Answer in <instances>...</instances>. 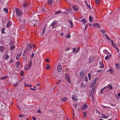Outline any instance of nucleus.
I'll return each mask as SVG.
<instances>
[{
  "instance_id": "1",
  "label": "nucleus",
  "mask_w": 120,
  "mask_h": 120,
  "mask_svg": "<svg viewBox=\"0 0 120 120\" xmlns=\"http://www.w3.org/2000/svg\"><path fill=\"white\" fill-rule=\"evenodd\" d=\"M32 64V62L31 60L30 61V62L28 64L26 65L25 68L24 69L25 71H28L29 70L30 68H31V65Z\"/></svg>"
},
{
  "instance_id": "2",
  "label": "nucleus",
  "mask_w": 120,
  "mask_h": 120,
  "mask_svg": "<svg viewBox=\"0 0 120 120\" xmlns=\"http://www.w3.org/2000/svg\"><path fill=\"white\" fill-rule=\"evenodd\" d=\"M15 11L16 14L18 16H21L22 15V12L20 11V10L17 8H15Z\"/></svg>"
},
{
  "instance_id": "3",
  "label": "nucleus",
  "mask_w": 120,
  "mask_h": 120,
  "mask_svg": "<svg viewBox=\"0 0 120 120\" xmlns=\"http://www.w3.org/2000/svg\"><path fill=\"white\" fill-rule=\"evenodd\" d=\"M5 105L3 102L0 101V110L4 111L5 108Z\"/></svg>"
},
{
  "instance_id": "4",
  "label": "nucleus",
  "mask_w": 120,
  "mask_h": 120,
  "mask_svg": "<svg viewBox=\"0 0 120 120\" xmlns=\"http://www.w3.org/2000/svg\"><path fill=\"white\" fill-rule=\"evenodd\" d=\"M51 26L52 28H56L57 26V23L56 22H54L50 25Z\"/></svg>"
},
{
  "instance_id": "5",
  "label": "nucleus",
  "mask_w": 120,
  "mask_h": 120,
  "mask_svg": "<svg viewBox=\"0 0 120 120\" xmlns=\"http://www.w3.org/2000/svg\"><path fill=\"white\" fill-rule=\"evenodd\" d=\"M71 98L73 101H77L78 100L77 97L74 95L72 96Z\"/></svg>"
},
{
  "instance_id": "6",
  "label": "nucleus",
  "mask_w": 120,
  "mask_h": 120,
  "mask_svg": "<svg viewBox=\"0 0 120 120\" xmlns=\"http://www.w3.org/2000/svg\"><path fill=\"white\" fill-rule=\"evenodd\" d=\"M93 26L94 27H97L98 28L100 27V24L98 23H96L94 24L93 25Z\"/></svg>"
},
{
  "instance_id": "7",
  "label": "nucleus",
  "mask_w": 120,
  "mask_h": 120,
  "mask_svg": "<svg viewBox=\"0 0 120 120\" xmlns=\"http://www.w3.org/2000/svg\"><path fill=\"white\" fill-rule=\"evenodd\" d=\"M65 76L68 82H69L70 83L71 81L68 75L66 74L65 75Z\"/></svg>"
},
{
  "instance_id": "8",
  "label": "nucleus",
  "mask_w": 120,
  "mask_h": 120,
  "mask_svg": "<svg viewBox=\"0 0 120 120\" xmlns=\"http://www.w3.org/2000/svg\"><path fill=\"white\" fill-rule=\"evenodd\" d=\"M32 46L30 44H28L27 45L26 48H27V49L28 50H29L30 49H32Z\"/></svg>"
},
{
  "instance_id": "9",
  "label": "nucleus",
  "mask_w": 120,
  "mask_h": 120,
  "mask_svg": "<svg viewBox=\"0 0 120 120\" xmlns=\"http://www.w3.org/2000/svg\"><path fill=\"white\" fill-rule=\"evenodd\" d=\"M99 65L101 68H104V66L102 61H100L99 63Z\"/></svg>"
},
{
  "instance_id": "10",
  "label": "nucleus",
  "mask_w": 120,
  "mask_h": 120,
  "mask_svg": "<svg viewBox=\"0 0 120 120\" xmlns=\"http://www.w3.org/2000/svg\"><path fill=\"white\" fill-rule=\"evenodd\" d=\"M72 8L75 11H78V8L76 5H73Z\"/></svg>"
},
{
  "instance_id": "11",
  "label": "nucleus",
  "mask_w": 120,
  "mask_h": 120,
  "mask_svg": "<svg viewBox=\"0 0 120 120\" xmlns=\"http://www.w3.org/2000/svg\"><path fill=\"white\" fill-rule=\"evenodd\" d=\"M112 56V55L110 54V55H107L105 56V59L106 60H108L109 59V58L111 57Z\"/></svg>"
},
{
  "instance_id": "12",
  "label": "nucleus",
  "mask_w": 120,
  "mask_h": 120,
  "mask_svg": "<svg viewBox=\"0 0 120 120\" xmlns=\"http://www.w3.org/2000/svg\"><path fill=\"white\" fill-rule=\"evenodd\" d=\"M87 107L88 105H87L84 104L82 107V109L83 110H84L87 108Z\"/></svg>"
},
{
  "instance_id": "13",
  "label": "nucleus",
  "mask_w": 120,
  "mask_h": 120,
  "mask_svg": "<svg viewBox=\"0 0 120 120\" xmlns=\"http://www.w3.org/2000/svg\"><path fill=\"white\" fill-rule=\"evenodd\" d=\"M57 69L59 72H60L62 70V68L60 66H59L57 67Z\"/></svg>"
},
{
  "instance_id": "14",
  "label": "nucleus",
  "mask_w": 120,
  "mask_h": 120,
  "mask_svg": "<svg viewBox=\"0 0 120 120\" xmlns=\"http://www.w3.org/2000/svg\"><path fill=\"white\" fill-rule=\"evenodd\" d=\"M4 49L5 48L4 46H0V51L1 52H4Z\"/></svg>"
},
{
  "instance_id": "15",
  "label": "nucleus",
  "mask_w": 120,
  "mask_h": 120,
  "mask_svg": "<svg viewBox=\"0 0 120 120\" xmlns=\"http://www.w3.org/2000/svg\"><path fill=\"white\" fill-rule=\"evenodd\" d=\"M107 88L111 90H112L113 89V87L110 84L108 85L107 86Z\"/></svg>"
},
{
  "instance_id": "16",
  "label": "nucleus",
  "mask_w": 120,
  "mask_h": 120,
  "mask_svg": "<svg viewBox=\"0 0 120 120\" xmlns=\"http://www.w3.org/2000/svg\"><path fill=\"white\" fill-rule=\"evenodd\" d=\"M11 21H9L7 23L6 25L7 27H9L11 25Z\"/></svg>"
},
{
  "instance_id": "17",
  "label": "nucleus",
  "mask_w": 120,
  "mask_h": 120,
  "mask_svg": "<svg viewBox=\"0 0 120 120\" xmlns=\"http://www.w3.org/2000/svg\"><path fill=\"white\" fill-rule=\"evenodd\" d=\"M103 52L106 55L110 54V53L106 49H105L103 50Z\"/></svg>"
},
{
  "instance_id": "18",
  "label": "nucleus",
  "mask_w": 120,
  "mask_h": 120,
  "mask_svg": "<svg viewBox=\"0 0 120 120\" xmlns=\"http://www.w3.org/2000/svg\"><path fill=\"white\" fill-rule=\"evenodd\" d=\"M8 77V76L5 75L3 77H1L0 78V79L1 80H3L4 79H6Z\"/></svg>"
},
{
  "instance_id": "19",
  "label": "nucleus",
  "mask_w": 120,
  "mask_h": 120,
  "mask_svg": "<svg viewBox=\"0 0 120 120\" xmlns=\"http://www.w3.org/2000/svg\"><path fill=\"white\" fill-rule=\"evenodd\" d=\"M90 62H93L95 60V58L94 57H91L90 58Z\"/></svg>"
},
{
  "instance_id": "20",
  "label": "nucleus",
  "mask_w": 120,
  "mask_h": 120,
  "mask_svg": "<svg viewBox=\"0 0 120 120\" xmlns=\"http://www.w3.org/2000/svg\"><path fill=\"white\" fill-rule=\"evenodd\" d=\"M61 13V11L60 10L58 11L57 12H56L54 14L55 15H58L60 14Z\"/></svg>"
},
{
  "instance_id": "21",
  "label": "nucleus",
  "mask_w": 120,
  "mask_h": 120,
  "mask_svg": "<svg viewBox=\"0 0 120 120\" xmlns=\"http://www.w3.org/2000/svg\"><path fill=\"white\" fill-rule=\"evenodd\" d=\"M3 10L4 12L6 13H7L8 11V9L6 8H4Z\"/></svg>"
},
{
  "instance_id": "22",
  "label": "nucleus",
  "mask_w": 120,
  "mask_h": 120,
  "mask_svg": "<svg viewBox=\"0 0 120 120\" xmlns=\"http://www.w3.org/2000/svg\"><path fill=\"white\" fill-rule=\"evenodd\" d=\"M53 0H48V3L49 4H51L52 3Z\"/></svg>"
},
{
  "instance_id": "23",
  "label": "nucleus",
  "mask_w": 120,
  "mask_h": 120,
  "mask_svg": "<svg viewBox=\"0 0 120 120\" xmlns=\"http://www.w3.org/2000/svg\"><path fill=\"white\" fill-rule=\"evenodd\" d=\"M24 72L22 70H21L20 73V74L22 76H24Z\"/></svg>"
},
{
  "instance_id": "24",
  "label": "nucleus",
  "mask_w": 120,
  "mask_h": 120,
  "mask_svg": "<svg viewBox=\"0 0 120 120\" xmlns=\"http://www.w3.org/2000/svg\"><path fill=\"white\" fill-rule=\"evenodd\" d=\"M84 74L83 71H81L80 73V76L81 77H82L84 75Z\"/></svg>"
},
{
  "instance_id": "25",
  "label": "nucleus",
  "mask_w": 120,
  "mask_h": 120,
  "mask_svg": "<svg viewBox=\"0 0 120 120\" xmlns=\"http://www.w3.org/2000/svg\"><path fill=\"white\" fill-rule=\"evenodd\" d=\"M108 71L110 72V73H113L114 71L112 69H109Z\"/></svg>"
},
{
  "instance_id": "26",
  "label": "nucleus",
  "mask_w": 120,
  "mask_h": 120,
  "mask_svg": "<svg viewBox=\"0 0 120 120\" xmlns=\"http://www.w3.org/2000/svg\"><path fill=\"white\" fill-rule=\"evenodd\" d=\"M93 17L92 16H90L89 17V20L90 22H91L92 21Z\"/></svg>"
},
{
  "instance_id": "27",
  "label": "nucleus",
  "mask_w": 120,
  "mask_h": 120,
  "mask_svg": "<svg viewBox=\"0 0 120 120\" xmlns=\"http://www.w3.org/2000/svg\"><path fill=\"white\" fill-rule=\"evenodd\" d=\"M18 83V81H15L14 83V87H16Z\"/></svg>"
},
{
  "instance_id": "28",
  "label": "nucleus",
  "mask_w": 120,
  "mask_h": 120,
  "mask_svg": "<svg viewBox=\"0 0 120 120\" xmlns=\"http://www.w3.org/2000/svg\"><path fill=\"white\" fill-rule=\"evenodd\" d=\"M69 21L70 22V24L71 26V27H72L73 26V22H72V21Z\"/></svg>"
},
{
  "instance_id": "29",
  "label": "nucleus",
  "mask_w": 120,
  "mask_h": 120,
  "mask_svg": "<svg viewBox=\"0 0 120 120\" xmlns=\"http://www.w3.org/2000/svg\"><path fill=\"white\" fill-rule=\"evenodd\" d=\"M116 68L117 69H119L120 68V66L118 64H115Z\"/></svg>"
},
{
  "instance_id": "30",
  "label": "nucleus",
  "mask_w": 120,
  "mask_h": 120,
  "mask_svg": "<svg viewBox=\"0 0 120 120\" xmlns=\"http://www.w3.org/2000/svg\"><path fill=\"white\" fill-rule=\"evenodd\" d=\"M70 37V35L69 34H66L65 36V37L67 38H69Z\"/></svg>"
},
{
  "instance_id": "31",
  "label": "nucleus",
  "mask_w": 120,
  "mask_h": 120,
  "mask_svg": "<svg viewBox=\"0 0 120 120\" xmlns=\"http://www.w3.org/2000/svg\"><path fill=\"white\" fill-rule=\"evenodd\" d=\"M50 66L48 64L47 65V66L46 67V68L48 70L50 69Z\"/></svg>"
},
{
  "instance_id": "32",
  "label": "nucleus",
  "mask_w": 120,
  "mask_h": 120,
  "mask_svg": "<svg viewBox=\"0 0 120 120\" xmlns=\"http://www.w3.org/2000/svg\"><path fill=\"white\" fill-rule=\"evenodd\" d=\"M92 91H93L92 93V97L93 99V98L94 97H93V94L94 93V88H93L92 90Z\"/></svg>"
},
{
  "instance_id": "33",
  "label": "nucleus",
  "mask_w": 120,
  "mask_h": 120,
  "mask_svg": "<svg viewBox=\"0 0 120 120\" xmlns=\"http://www.w3.org/2000/svg\"><path fill=\"white\" fill-rule=\"evenodd\" d=\"M97 78H95L94 80L93 81V82H92V83H93L94 84H95V83L96 81H97Z\"/></svg>"
},
{
  "instance_id": "34",
  "label": "nucleus",
  "mask_w": 120,
  "mask_h": 120,
  "mask_svg": "<svg viewBox=\"0 0 120 120\" xmlns=\"http://www.w3.org/2000/svg\"><path fill=\"white\" fill-rule=\"evenodd\" d=\"M106 88V87H104L103 89H101V93L102 94H103V90L104 89H105Z\"/></svg>"
},
{
  "instance_id": "35",
  "label": "nucleus",
  "mask_w": 120,
  "mask_h": 120,
  "mask_svg": "<svg viewBox=\"0 0 120 120\" xmlns=\"http://www.w3.org/2000/svg\"><path fill=\"white\" fill-rule=\"evenodd\" d=\"M15 47V46L13 45L10 48V50H11L12 51L13 49H14Z\"/></svg>"
},
{
  "instance_id": "36",
  "label": "nucleus",
  "mask_w": 120,
  "mask_h": 120,
  "mask_svg": "<svg viewBox=\"0 0 120 120\" xmlns=\"http://www.w3.org/2000/svg\"><path fill=\"white\" fill-rule=\"evenodd\" d=\"M46 29V27H45L44 28H43V30H42V34L45 32Z\"/></svg>"
},
{
  "instance_id": "37",
  "label": "nucleus",
  "mask_w": 120,
  "mask_h": 120,
  "mask_svg": "<svg viewBox=\"0 0 120 120\" xmlns=\"http://www.w3.org/2000/svg\"><path fill=\"white\" fill-rule=\"evenodd\" d=\"M67 98L66 97L64 98H62L61 100H62L63 101H67Z\"/></svg>"
},
{
  "instance_id": "38",
  "label": "nucleus",
  "mask_w": 120,
  "mask_h": 120,
  "mask_svg": "<svg viewBox=\"0 0 120 120\" xmlns=\"http://www.w3.org/2000/svg\"><path fill=\"white\" fill-rule=\"evenodd\" d=\"M94 84L93 83H92L90 84V87L91 88H92V87H93V88H94Z\"/></svg>"
},
{
  "instance_id": "39",
  "label": "nucleus",
  "mask_w": 120,
  "mask_h": 120,
  "mask_svg": "<svg viewBox=\"0 0 120 120\" xmlns=\"http://www.w3.org/2000/svg\"><path fill=\"white\" fill-rule=\"evenodd\" d=\"M88 76L89 79V80H90L91 79V74L90 73H88Z\"/></svg>"
},
{
  "instance_id": "40",
  "label": "nucleus",
  "mask_w": 120,
  "mask_h": 120,
  "mask_svg": "<svg viewBox=\"0 0 120 120\" xmlns=\"http://www.w3.org/2000/svg\"><path fill=\"white\" fill-rule=\"evenodd\" d=\"M36 88H37L36 87V86H35L34 87V88H31L30 89V90H36Z\"/></svg>"
},
{
  "instance_id": "41",
  "label": "nucleus",
  "mask_w": 120,
  "mask_h": 120,
  "mask_svg": "<svg viewBox=\"0 0 120 120\" xmlns=\"http://www.w3.org/2000/svg\"><path fill=\"white\" fill-rule=\"evenodd\" d=\"M81 21L84 24L86 23V21L85 19H82L81 20Z\"/></svg>"
},
{
  "instance_id": "42",
  "label": "nucleus",
  "mask_w": 120,
  "mask_h": 120,
  "mask_svg": "<svg viewBox=\"0 0 120 120\" xmlns=\"http://www.w3.org/2000/svg\"><path fill=\"white\" fill-rule=\"evenodd\" d=\"M101 117L103 118H105L106 119L108 118V117L107 116H105V115L104 116L102 117V116Z\"/></svg>"
},
{
  "instance_id": "43",
  "label": "nucleus",
  "mask_w": 120,
  "mask_h": 120,
  "mask_svg": "<svg viewBox=\"0 0 120 120\" xmlns=\"http://www.w3.org/2000/svg\"><path fill=\"white\" fill-rule=\"evenodd\" d=\"M101 32L103 33H105L106 32L104 30H101Z\"/></svg>"
},
{
  "instance_id": "44",
  "label": "nucleus",
  "mask_w": 120,
  "mask_h": 120,
  "mask_svg": "<svg viewBox=\"0 0 120 120\" xmlns=\"http://www.w3.org/2000/svg\"><path fill=\"white\" fill-rule=\"evenodd\" d=\"M25 116L22 114H21L19 115V116L20 117H22Z\"/></svg>"
},
{
  "instance_id": "45",
  "label": "nucleus",
  "mask_w": 120,
  "mask_h": 120,
  "mask_svg": "<svg viewBox=\"0 0 120 120\" xmlns=\"http://www.w3.org/2000/svg\"><path fill=\"white\" fill-rule=\"evenodd\" d=\"M28 5V4L25 3V4L23 5V6L24 7H25Z\"/></svg>"
},
{
  "instance_id": "46",
  "label": "nucleus",
  "mask_w": 120,
  "mask_h": 120,
  "mask_svg": "<svg viewBox=\"0 0 120 120\" xmlns=\"http://www.w3.org/2000/svg\"><path fill=\"white\" fill-rule=\"evenodd\" d=\"M84 116H83L84 117H85L86 115V112H84L83 113Z\"/></svg>"
},
{
  "instance_id": "47",
  "label": "nucleus",
  "mask_w": 120,
  "mask_h": 120,
  "mask_svg": "<svg viewBox=\"0 0 120 120\" xmlns=\"http://www.w3.org/2000/svg\"><path fill=\"white\" fill-rule=\"evenodd\" d=\"M20 64V62L19 61L17 62L16 63V65L18 66Z\"/></svg>"
},
{
  "instance_id": "48",
  "label": "nucleus",
  "mask_w": 120,
  "mask_h": 120,
  "mask_svg": "<svg viewBox=\"0 0 120 120\" xmlns=\"http://www.w3.org/2000/svg\"><path fill=\"white\" fill-rule=\"evenodd\" d=\"M101 107L103 108H106L107 107L106 106H105L103 105H101Z\"/></svg>"
},
{
  "instance_id": "49",
  "label": "nucleus",
  "mask_w": 120,
  "mask_h": 120,
  "mask_svg": "<svg viewBox=\"0 0 120 120\" xmlns=\"http://www.w3.org/2000/svg\"><path fill=\"white\" fill-rule=\"evenodd\" d=\"M100 2V1L99 0H96V3L97 4H98Z\"/></svg>"
},
{
  "instance_id": "50",
  "label": "nucleus",
  "mask_w": 120,
  "mask_h": 120,
  "mask_svg": "<svg viewBox=\"0 0 120 120\" xmlns=\"http://www.w3.org/2000/svg\"><path fill=\"white\" fill-rule=\"evenodd\" d=\"M34 56V53H33L31 56V58H33Z\"/></svg>"
},
{
  "instance_id": "51",
  "label": "nucleus",
  "mask_w": 120,
  "mask_h": 120,
  "mask_svg": "<svg viewBox=\"0 0 120 120\" xmlns=\"http://www.w3.org/2000/svg\"><path fill=\"white\" fill-rule=\"evenodd\" d=\"M9 58V56L8 55H7L5 59L6 60H7Z\"/></svg>"
},
{
  "instance_id": "52",
  "label": "nucleus",
  "mask_w": 120,
  "mask_h": 120,
  "mask_svg": "<svg viewBox=\"0 0 120 120\" xmlns=\"http://www.w3.org/2000/svg\"><path fill=\"white\" fill-rule=\"evenodd\" d=\"M87 5L88 7L90 9H91V7H90V5H88V4H87Z\"/></svg>"
},
{
  "instance_id": "53",
  "label": "nucleus",
  "mask_w": 120,
  "mask_h": 120,
  "mask_svg": "<svg viewBox=\"0 0 120 120\" xmlns=\"http://www.w3.org/2000/svg\"><path fill=\"white\" fill-rule=\"evenodd\" d=\"M22 52L20 53H18L17 54V56H21Z\"/></svg>"
},
{
  "instance_id": "54",
  "label": "nucleus",
  "mask_w": 120,
  "mask_h": 120,
  "mask_svg": "<svg viewBox=\"0 0 120 120\" xmlns=\"http://www.w3.org/2000/svg\"><path fill=\"white\" fill-rule=\"evenodd\" d=\"M46 61L47 62H49V60L47 58L46 59Z\"/></svg>"
},
{
  "instance_id": "55",
  "label": "nucleus",
  "mask_w": 120,
  "mask_h": 120,
  "mask_svg": "<svg viewBox=\"0 0 120 120\" xmlns=\"http://www.w3.org/2000/svg\"><path fill=\"white\" fill-rule=\"evenodd\" d=\"M85 81L87 82L88 81V79L87 78V77H85Z\"/></svg>"
},
{
  "instance_id": "56",
  "label": "nucleus",
  "mask_w": 120,
  "mask_h": 120,
  "mask_svg": "<svg viewBox=\"0 0 120 120\" xmlns=\"http://www.w3.org/2000/svg\"><path fill=\"white\" fill-rule=\"evenodd\" d=\"M115 48L118 50V52H119V50L118 48L117 47V46L115 47Z\"/></svg>"
},
{
  "instance_id": "57",
  "label": "nucleus",
  "mask_w": 120,
  "mask_h": 120,
  "mask_svg": "<svg viewBox=\"0 0 120 120\" xmlns=\"http://www.w3.org/2000/svg\"><path fill=\"white\" fill-rule=\"evenodd\" d=\"M112 45L115 48L116 46V45L115 43L113 44Z\"/></svg>"
},
{
  "instance_id": "58",
  "label": "nucleus",
  "mask_w": 120,
  "mask_h": 120,
  "mask_svg": "<svg viewBox=\"0 0 120 120\" xmlns=\"http://www.w3.org/2000/svg\"><path fill=\"white\" fill-rule=\"evenodd\" d=\"M76 47H75V48H73L72 49V50L75 51H76Z\"/></svg>"
},
{
  "instance_id": "59",
  "label": "nucleus",
  "mask_w": 120,
  "mask_h": 120,
  "mask_svg": "<svg viewBox=\"0 0 120 120\" xmlns=\"http://www.w3.org/2000/svg\"><path fill=\"white\" fill-rule=\"evenodd\" d=\"M86 25H87V26H88V25H90V26L91 27V24L90 23H88V24H87Z\"/></svg>"
},
{
  "instance_id": "60",
  "label": "nucleus",
  "mask_w": 120,
  "mask_h": 120,
  "mask_svg": "<svg viewBox=\"0 0 120 120\" xmlns=\"http://www.w3.org/2000/svg\"><path fill=\"white\" fill-rule=\"evenodd\" d=\"M93 91H92L90 93V94H89V95L90 96H92V93Z\"/></svg>"
},
{
  "instance_id": "61",
  "label": "nucleus",
  "mask_w": 120,
  "mask_h": 120,
  "mask_svg": "<svg viewBox=\"0 0 120 120\" xmlns=\"http://www.w3.org/2000/svg\"><path fill=\"white\" fill-rule=\"evenodd\" d=\"M32 119H33V120H35L36 119V118L35 117V116H33L32 117Z\"/></svg>"
},
{
  "instance_id": "62",
  "label": "nucleus",
  "mask_w": 120,
  "mask_h": 120,
  "mask_svg": "<svg viewBox=\"0 0 120 120\" xmlns=\"http://www.w3.org/2000/svg\"><path fill=\"white\" fill-rule=\"evenodd\" d=\"M79 51V50L77 49V50H76V51L75 52V53H78Z\"/></svg>"
},
{
  "instance_id": "63",
  "label": "nucleus",
  "mask_w": 120,
  "mask_h": 120,
  "mask_svg": "<svg viewBox=\"0 0 120 120\" xmlns=\"http://www.w3.org/2000/svg\"><path fill=\"white\" fill-rule=\"evenodd\" d=\"M37 112L38 113H41V112L40 111V110H39L37 111Z\"/></svg>"
},
{
  "instance_id": "64",
  "label": "nucleus",
  "mask_w": 120,
  "mask_h": 120,
  "mask_svg": "<svg viewBox=\"0 0 120 120\" xmlns=\"http://www.w3.org/2000/svg\"><path fill=\"white\" fill-rule=\"evenodd\" d=\"M19 58L17 56H16V60H19Z\"/></svg>"
}]
</instances>
